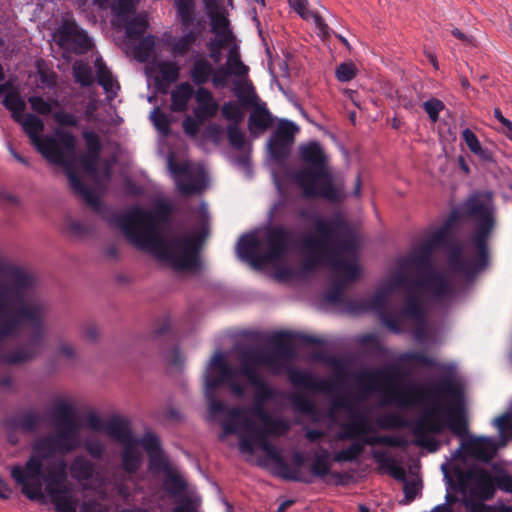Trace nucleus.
<instances>
[{"mask_svg": "<svg viewBox=\"0 0 512 512\" xmlns=\"http://www.w3.org/2000/svg\"><path fill=\"white\" fill-rule=\"evenodd\" d=\"M454 217L414 246L407 257L399 259L400 274L388 290L378 292L371 306L380 314L382 322L391 331L400 333L405 320H411L416 328L413 337L422 342L427 337V323L417 296L426 293L436 302H449L456 293L455 285L444 274L432 270V254L445 246L451 232Z\"/></svg>", "mask_w": 512, "mask_h": 512, "instance_id": "obj_1", "label": "nucleus"}, {"mask_svg": "<svg viewBox=\"0 0 512 512\" xmlns=\"http://www.w3.org/2000/svg\"><path fill=\"white\" fill-rule=\"evenodd\" d=\"M55 429L54 435L36 441L25 466L13 467L11 475L30 500H43L44 488L57 512H75L76 500L67 481V462L56 457L55 452L69 453L81 446L79 425L57 423Z\"/></svg>", "mask_w": 512, "mask_h": 512, "instance_id": "obj_2", "label": "nucleus"}, {"mask_svg": "<svg viewBox=\"0 0 512 512\" xmlns=\"http://www.w3.org/2000/svg\"><path fill=\"white\" fill-rule=\"evenodd\" d=\"M312 222L316 234L305 236L302 240L304 257L301 269L308 273L322 266L330 267L333 272V285L325 298L330 303H338L342 299L344 289L361 274L357 263V240L346 222L339 216H315Z\"/></svg>", "mask_w": 512, "mask_h": 512, "instance_id": "obj_3", "label": "nucleus"}, {"mask_svg": "<svg viewBox=\"0 0 512 512\" xmlns=\"http://www.w3.org/2000/svg\"><path fill=\"white\" fill-rule=\"evenodd\" d=\"M441 392L457 402L462 400L461 388L450 379L442 383ZM445 429L462 438L460 448L453 453L451 459L456 463H459L462 451L483 462H489L495 456L497 446L493 439L476 436L464 438L468 432V423L461 403L442 407L439 402H434L411 423V431L415 436L414 444L430 452H436L439 448V442L432 435L441 434Z\"/></svg>", "mask_w": 512, "mask_h": 512, "instance_id": "obj_4", "label": "nucleus"}, {"mask_svg": "<svg viewBox=\"0 0 512 512\" xmlns=\"http://www.w3.org/2000/svg\"><path fill=\"white\" fill-rule=\"evenodd\" d=\"M118 225L127 239L174 270H194L198 265L196 238L190 233L164 237L152 211L133 207L118 218Z\"/></svg>", "mask_w": 512, "mask_h": 512, "instance_id": "obj_5", "label": "nucleus"}, {"mask_svg": "<svg viewBox=\"0 0 512 512\" xmlns=\"http://www.w3.org/2000/svg\"><path fill=\"white\" fill-rule=\"evenodd\" d=\"M229 418L223 423V438L228 434H237L239 450L243 454L253 455L258 446L274 462L281 461L277 448L268 440V436H282L289 431L290 425L283 419H274L257 402L251 409L233 408Z\"/></svg>", "mask_w": 512, "mask_h": 512, "instance_id": "obj_6", "label": "nucleus"}, {"mask_svg": "<svg viewBox=\"0 0 512 512\" xmlns=\"http://www.w3.org/2000/svg\"><path fill=\"white\" fill-rule=\"evenodd\" d=\"M18 124L30 139L31 144L51 164L63 166L71 188L80 195L83 200L97 206V196L87 187L72 170L76 157V137L68 131L56 129L54 135L42 136L44 122L34 114H26Z\"/></svg>", "mask_w": 512, "mask_h": 512, "instance_id": "obj_7", "label": "nucleus"}, {"mask_svg": "<svg viewBox=\"0 0 512 512\" xmlns=\"http://www.w3.org/2000/svg\"><path fill=\"white\" fill-rule=\"evenodd\" d=\"M299 340L305 344H320L317 338L307 335H295L290 332H276L270 337L273 348H253L242 351L239 356L241 363L240 373L246 377L250 385L255 388L257 402L272 398L273 391L257 372L258 367H264L269 373L283 372L295 356L292 343Z\"/></svg>", "mask_w": 512, "mask_h": 512, "instance_id": "obj_8", "label": "nucleus"}, {"mask_svg": "<svg viewBox=\"0 0 512 512\" xmlns=\"http://www.w3.org/2000/svg\"><path fill=\"white\" fill-rule=\"evenodd\" d=\"M300 156L307 167L292 174L293 182L302 190L305 198L322 197L329 201H338L342 192L332 181V175L327 167V157L317 142H311L300 147Z\"/></svg>", "mask_w": 512, "mask_h": 512, "instance_id": "obj_9", "label": "nucleus"}, {"mask_svg": "<svg viewBox=\"0 0 512 512\" xmlns=\"http://www.w3.org/2000/svg\"><path fill=\"white\" fill-rule=\"evenodd\" d=\"M466 213L477 219L476 232L472 236L474 252L461 246L454 247L449 255L450 267L460 273L468 274L481 268L486 260V239L493 229L494 221L488 200L479 196L470 197L466 204Z\"/></svg>", "mask_w": 512, "mask_h": 512, "instance_id": "obj_10", "label": "nucleus"}, {"mask_svg": "<svg viewBox=\"0 0 512 512\" xmlns=\"http://www.w3.org/2000/svg\"><path fill=\"white\" fill-rule=\"evenodd\" d=\"M267 252L256 257L258 241L254 235L242 236L237 245V252L241 259L255 262L275 263L283 260L293 246V234L288 229L275 226L268 229L266 233Z\"/></svg>", "mask_w": 512, "mask_h": 512, "instance_id": "obj_11", "label": "nucleus"}, {"mask_svg": "<svg viewBox=\"0 0 512 512\" xmlns=\"http://www.w3.org/2000/svg\"><path fill=\"white\" fill-rule=\"evenodd\" d=\"M378 379H384L385 385L383 390L389 397L390 401L397 404L400 407H413L422 403L427 398V391L420 387L392 388L391 384L394 378L387 373V369H381L377 371H361L354 375L358 387L365 393L370 394L377 390Z\"/></svg>", "mask_w": 512, "mask_h": 512, "instance_id": "obj_12", "label": "nucleus"}, {"mask_svg": "<svg viewBox=\"0 0 512 512\" xmlns=\"http://www.w3.org/2000/svg\"><path fill=\"white\" fill-rule=\"evenodd\" d=\"M441 469L444 477L453 473L458 490L472 500H489L494 497L496 492L494 477L486 469L473 466L465 470L454 460L443 464Z\"/></svg>", "mask_w": 512, "mask_h": 512, "instance_id": "obj_13", "label": "nucleus"}, {"mask_svg": "<svg viewBox=\"0 0 512 512\" xmlns=\"http://www.w3.org/2000/svg\"><path fill=\"white\" fill-rule=\"evenodd\" d=\"M234 378L235 371L225 362L223 353L216 352L210 361L209 372L205 377V394L210 414L215 415L225 409V405L214 397L216 388L221 384H228L231 392L237 397L244 394V386L237 383Z\"/></svg>", "mask_w": 512, "mask_h": 512, "instance_id": "obj_14", "label": "nucleus"}, {"mask_svg": "<svg viewBox=\"0 0 512 512\" xmlns=\"http://www.w3.org/2000/svg\"><path fill=\"white\" fill-rule=\"evenodd\" d=\"M249 67L240 59L239 48L236 44L229 47L227 61L225 65L216 69V74L212 78V85L216 89H223L229 85V77L235 79L248 77Z\"/></svg>", "mask_w": 512, "mask_h": 512, "instance_id": "obj_15", "label": "nucleus"}, {"mask_svg": "<svg viewBox=\"0 0 512 512\" xmlns=\"http://www.w3.org/2000/svg\"><path fill=\"white\" fill-rule=\"evenodd\" d=\"M298 127L291 121L280 120L276 130L272 133L268 147L272 157L276 160L286 158L290 153V146Z\"/></svg>", "mask_w": 512, "mask_h": 512, "instance_id": "obj_16", "label": "nucleus"}, {"mask_svg": "<svg viewBox=\"0 0 512 512\" xmlns=\"http://www.w3.org/2000/svg\"><path fill=\"white\" fill-rule=\"evenodd\" d=\"M61 46L72 49L75 53H86L92 47L91 39L74 21L66 20L57 31Z\"/></svg>", "mask_w": 512, "mask_h": 512, "instance_id": "obj_17", "label": "nucleus"}, {"mask_svg": "<svg viewBox=\"0 0 512 512\" xmlns=\"http://www.w3.org/2000/svg\"><path fill=\"white\" fill-rule=\"evenodd\" d=\"M194 99L196 106L193 115L198 121L206 122L217 116L220 105L208 88L198 87Z\"/></svg>", "mask_w": 512, "mask_h": 512, "instance_id": "obj_18", "label": "nucleus"}, {"mask_svg": "<svg viewBox=\"0 0 512 512\" xmlns=\"http://www.w3.org/2000/svg\"><path fill=\"white\" fill-rule=\"evenodd\" d=\"M211 19V29L215 34V39L212 40V46L217 45L218 48L231 47L234 43V35L229 27V20L227 17L218 11L216 8L207 9Z\"/></svg>", "mask_w": 512, "mask_h": 512, "instance_id": "obj_19", "label": "nucleus"}, {"mask_svg": "<svg viewBox=\"0 0 512 512\" xmlns=\"http://www.w3.org/2000/svg\"><path fill=\"white\" fill-rule=\"evenodd\" d=\"M289 381L295 387H303L308 390L330 393L333 390V382L328 379H316L310 372L300 369H290Z\"/></svg>", "mask_w": 512, "mask_h": 512, "instance_id": "obj_20", "label": "nucleus"}, {"mask_svg": "<svg viewBox=\"0 0 512 512\" xmlns=\"http://www.w3.org/2000/svg\"><path fill=\"white\" fill-rule=\"evenodd\" d=\"M170 168L176 175V184L178 190L183 194H193L200 192L203 188V183L200 177L191 176L189 173V164L187 163H172Z\"/></svg>", "mask_w": 512, "mask_h": 512, "instance_id": "obj_21", "label": "nucleus"}, {"mask_svg": "<svg viewBox=\"0 0 512 512\" xmlns=\"http://www.w3.org/2000/svg\"><path fill=\"white\" fill-rule=\"evenodd\" d=\"M72 479L80 483L83 490L92 489V486L88 485L95 472V464L84 455H77L71 461L67 470Z\"/></svg>", "mask_w": 512, "mask_h": 512, "instance_id": "obj_22", "label": "nucleus"}, {"mask_svg": "<svg viewBox=\"0 0 512 512\" xmlns=\"http://www.w3.org/2000/svg\"><path fill=\"white\" fill-rule=\"evenodd\" d=\"M82 137L85 141L87 153L81 157V164L88 172H94L99 160L102 144L98 134L91 130H84Z\"/></svg>", "mask_w": 512, "mask_h": 512, "instance_id": "obj_23", "label": "nucleus"}, {"mask_svg": "<svg viewBox=\"0 0 512 512\" xmlns=\"http://www.w3.org/2000/svg\"><path fill=\"white\" fill-rule=\"evenodd\" d=\"M253 110L248 117V129L252 135H258L270 129L274 124V117L267 109L265 102L252 106Z\"/></svg>", "mask_w": 512, "mask_h": 512, "instance_id": "obj_24", "label": "nucleus"}, {"mask_svg": "<svg viewBox=\"0 0 512 512\" xmlns=\"http://www.w3.org/2000/svg\"><path fill=\"white\" fill-rule=\"evenodd\" d=\"M350 417L351 421L344 422L340 425L341 431L337 434V439H353L359 435H367L372 431L367 417L356 415L354 411L350 414Z\"/></svg>", "mask_w": 512, "mask_h": 512, "instance_id": "obj_25", "label": "nucleus"}, {"mask_svg": "<svg viewBox=\"0 0 512 512\" xmlns=\"http://www.w3.org/2000/svg\"><path fill=\"white\" fill-rule=\"evenodd\" d=\"M216 74V69L212 63L203 55H197L193 58L192 66L190 69V78L193 84L198 87H204L209 80Z\"/></svg>", "mask_w": 512, "mask_h": 512, "instance_id": "obj_26", "label": "nucleus"}, {"mask_svg": "<svg viewBox=\"0 0 512 512\" xmlns=\"http://www.w3.org/2000/svg\"><path fill=\"white\" fill-rule=\"evenodd\" d=\"M104 432L109 438L122 446L137 440L132 434L128 421L124 419L115 418L110 420L106 423Z\"/></svg>", "mask_w": 512, "mask_h": 512, "instance_id": "obj_27", "label": "nucleus"}, {"mask_svg": "<svg viewBox=\"0 0 512 512\" xmlns=\"http://www.w3.org/2000/svg\"><path fill=\"white\" fill-rule=\"evenodd\" d=\"M195 91L189 82H181L177 84L171 91L170 109L173 112H185L191 98L195 97Z\"/></svg>", "mask_w": 512, "mask_h": 512, "instance_id": "obj_28", "label": "nucleus"}, {"mask_svg": "<svg viewBox=\"0 0 512 512\" xmlns=\"http://www.w3.org/2000/svg\"><path fill=\"white\" fill-rule=\"evenodd\" d=\"M94 65L99 85L104 89L107 98L112 100L120 89L118 81L114 78L102 58H96Z\"/></svg>", "mask_w": 512, "mask_h": 512, "instance_id": "obj_29", "label": "nucleus"}, {"mask_svg": "<svg viewBox=\"0 0 512 512\" xmlns=\"http://www.w3.org/2000/svg\"><path fill=\"white\" fill-rule=\"evenodd\" d=\"M233 92L243 106H254L261 102L252 82L246 78L233 81Z\"/></svg>", "mask_w": 512, "mask_h": 512, "instance_id": "obj_30", "label": "nucleus"}, {"mask_svg": "<svg viewBox=\"0 0 512 512\" xmlns=\"http://www.w3.org/2000/svg\"><path fill=\"white\" fill-rule=\"evenodd\" d=\"M372 457L378 464L380 470H385L395 480L405 481L406 471L404 468L396 463V460L391 457L386 451L373 450Z\"/></svg>", "mask_w": 512, "mask_h": 512, "instance_id": "obj_31", "label": "nucleus"}, {"mask_svg": "<svg viewBox=\"0 0 512 512\" xmlns=\"http://www.w3.org/2000/svg\"><path fill=\"white\" fill-rule=\"evenodd\" d=\"M138 0H108L106 7L103 9L110 8L115 19L114 24L118 25L121 22H127V20L134 15Z\"/></svg>", "mask_w": 512, "mask_h": 512, "instance_id": "obj_32", "label": "nucleus"}, {"mask_svg": "<svg viewBox=\"0 0 512 512\" xmlns=\"http://www.w3.org/2000/svg\"><path fill=\"white\" fill-rule=\"evenodd\" d=\"M139 441L135 440L132 443L123 446L122 452V468L129 473L135 472L141 465L142 455L138 449Z\"/></svg>", "mask_w": 512, "mask_h": 512, "instance_id": "obj_33", "label": "nucleus"}, {"mask_svg": "<svg viewBox=\"0 0 512 512\" xmlns=\"http://www.w3.org/2000/svg\"><path fill=\"white\" fill-rule=\"evenodd\" d=\"M52 416L54 418V426H56L57 423H60V425L78 423L74 417L73 406L63 399L55 400L52 409Z\"/></svg>", "mask_w": 512, "mask_h": 512, "instance_id": "obj_34", "label": "nucleus"}, {"mask_svg": "<svg viewBox=\"0 0 512 512\" xmlns=\"http://www.w3.org/2000/svg\"><path fill=\"white\" fill-rule=\"evenodd\" d=\"M198 38H199V31L190 30L187 33H185L183 36L174 38L171 41L170 52L174 56H185L192 50V48L195 45Z\"/></svg>", "mask_w": 512, "mask_h": 512, "instance_id": "obj_35", "label": "nucleus"}, {"mask_svg": "<svg viewBox=\"0 0 512 512\" xmlns=\"http://www.w3.org/2000/svg\"><path fill=\"white\" fill-rule=\"evenodd\" d=\"M174 2L181 25L184 28H188L194 23L196 19L195 0H174Z\"/></svg>", "mask_w": 512, "mask_h": 512, "instance_id": "obj_36", "label": "nucleus"}, {"mask_svg": "<svg viewBox=\"0 0 512 512\" xmlns=\"http://www.w3.org/2000/svg\"><path fill=\"white\" fill-rule=\"evenodd\" d=\"M244 107L239 101H227L220 107L221 115L230 124H241L245 117Z\"/></svg>", "mask_w": 512, "mask_h": 512, "instance_id": "obj_37", "label": "nucleus"}, {"mask_svg": "<svg viewBox=\"0 0 512 512\" xmlns=\"http://www.w3.org/2000/svg\"><path fill=\"white\" fill-rule=\"evenodd\" d=\"M119 26H124L129 38H138L142 36L147 29V20L144 16H131L127 22H121Z\"/></svg>", "mask_w": 512, "mask_h": 512, "instance_id": "obj_38", "label": "nucleus"}, {"mask_svg": "<svg viewBox=\"0 0 512 512\" xmlns=\"http://www.w3.org/2000/svg\"><path fill=\"white\" fill-rule=\"evenodd\" d=\"M361 444L364 445H386L390 447H405L407 445V441L404 437L400 436H389V435H381V436H366L362 440Z\"/></svg>", "mask_w": 512, "mask_h": 512, "instance_id": "obj_39", "label": "nucleus"}, {"mask_svg": "<svg viewBox=\"0 0 512 512\" xmlns=\"http://www.w3.org/2000/svg\"><path fill=\"white\" fill-rule=\"evenodd\" d=\"M4 106L11 111L12 118L18 122L25 115L24 110L26 108L25 101L16 93H9L3 99Z\"/></svg>", "mask_w": 512, "mask_h": 512, "instance_id": "obj_40", "label": "nucleus"}, {"mask_svg": "<svg viewBox=\"0 0 512 512\" xmlns=\"http://www.w3.org/2000/svg\"><path fill=\"white\" fill-rule=\"evenodd\" d=\"M157 70L162 81L170 84L175 83L180 77V67L174 61H160L157 63Z\"/></svg>", "mask_w": 512, "mask_h": 512, "instance_id": "obj_41", "label": "nucleus"}, {"mask_svg": "<svg viewBox=\"0 0 512 512\" xmlns=\"http://www.w3.org/2000/svg\"><path fill=\"white\" fill-rule=\"evenodd\" d=\"M73 76L77 83L83 87L91 86L94 77L90 65L84 61H76L73 64Z\"/></svg>", "mask_w": 512, "mask_h": 512, "instance_id": "obj_42", "label": "nucleus"}, {"mask_svg": "<svg viewBox=\"0 0 512 512\" xmlns=\"http://www.w3.org/2000/svg\"><path fill=\"white\" fill-rule=\"evenodd\" d=\"M363 450V444L360 442H354L348 448L335 452L333 459L338 463L352 462L357 460V458L362 454Z\"/></svg>", "mask_w": 512, "mask_h": 512, "instance_id": "obj_43", "label": "nucleus"}, {"mask_svg": "<svg viewBox=\"0 0 512 512\" xmlns=\"http://www.w3.org/2000/svg\"><path fill=\"white\" fill-rule=\"evenodd\" d=\"M28 102L33 111L40 115H49L52 113L53 108L59 105L58 100L50 99L45 100L41 96H31L28 98Z\"/></svg>", "mask_w": 512, "mask_h": 512, "instance_id": "obj_44", "label": "nucleus"}, {"mask_svg": "<svg viewBox=\"0 0 512 512\" xmlns=\"http://www.w3.org/2000/svg\"><path fill=\"white\" fill-rule=\"evenodd\" d=\"M155 44V38L153 36L143 38L135 47V58L140 62L147 61L155 49Z\"/></svg>", "mask_w": 512, "mask_h": 512, "instance_id": "obj_45", "label": "nucleus"}, {"mask_svg": "<svg viewBox=\"0 0 512 512\" xmlns=\"http://www.w3.org/2000/svg\"><path fill=\"white\" fill-rule=\"evenodd\" d=\"M141 445L152 460L159 458L162 461L160 441L156 435L153 433H146L141 440Z\"/></svg>", "mask_w": 512, "mask_h": 512, "instance_id": "obj_46", "label": "nucleus"}, {"mask_svg": "<svg viewBox=\"0 0 512 512\" xmlns=\"http://www.w3.org/2000/svg\"><path fill=\"white\" fill-rule=\"evenodd\" d=\"M310 469L312 474L317 477L323 478L329 474L330 463L328 461V452L326 450L315 455Z\"/></svg>", "mask_w": 512, "mask_h": 512, "instance_id": "obj_47", "label": "nucleus"}, {"mask_svg": "<svg viewBox=\"0 0 512 512\" xmlns=\"http://www.w3.org/2000/svg\"><path fill=\"white\" fill-rule=\"evenodd\" d=\"M39 421L40 417L38 415L34 413H27L12 422H7V425L26 432L33 430L38 425Z\"/></svg>", "mask_w": 512, "mask_h": 512, "instance_id": "obj_48", "label": "nucleus"}, {"mask_svg": "<svg viewBox=\"0 0 512 512\" xmlns=\"http://www.w3.org/2000/svg\"><path fill=\"white\" fill-rule=\"evenodd\" d=\"M292 408L296 412L304 414H312L314 412V404L302 393L295 392L289 396Z\"/></svg>", "mask_w": 512, "mask_h": 512, "instance_id": "obj_49", "label": "nucleus"}, {"mask_svg": "<svg viewBox=\"0 0 512 512\" xmlns=\"http://www.w3.org/2000/svg\"><path fill=\"white\" fill-rule=\"evenodd\" d=\"M83 447L93 459H101L106 450L105 444L96 436L87 437Z\"/></svg>", "mask_w": 512, "mask_h": 512, "instance_id": "obj_50", "label": "nucleus"}, {"mask_svg": "<svg viewBox=\"0 0 512 512\" xmlns=\"http://www.w3.org/2000/svg\"><path fill=\"white\" fill-rule=\"evenodd\" d=\"M165 488L172 495L181 494L186 489V483L176 472L167 471Z\"/></svg>", "mask_w": 512, "mask_h": 512, "instance_id": "obj_51", "label": "nucleus"}, {"mask_svg": "<svg viewBox=\"0 0 512 512\" xmlns=\"http://www.w3.org/2000/svg\"><path fill=\"white\" fill-rule=\"evenodd\" d=\"M150 119L153 122L156 129L164 135H167L170 131V120L168 116L162 112L159 108H155L150 115Z\"/></svg>", "mask_w": 512, "mask_h": 512, "instance_id": "obj_52", "label": "nucleus"}, {"mask_svg": "<svg viewBox=\"0 0 512 512\" xmlns=\"http://www.w3.org/2000/svg\"><path fill=\"white\" fill-rule=\"evenodd\" d=\"M399 360L402 362H417L423 366H434L435 360L422 352L409 351L401 354Z\"/></svg>", "mask_w": 512, "mask_h": 512, "instance_id": "obj_53", "label": "nucleus"}, {"mask_svg": "<svg viewBox=\"0 0 512 512\" xmlns=\"http://www.w3.org/2000/svg\"><path fill=\"white\" fill-rule=\"evenodd\" d=\"M240 124H229L227 126V137L231 146L242 149L245 145V134L241 131Z\"/></svg>", "mask_w": 512, "mask_h": 512, "instance_id": "obj_54", "label": "nucleus"}, {"mask_svg": "<svg viewBox=\"0 0 512 512\" xmlns=\"http://www.w3.org/2000/svg\"><path fill=\"white\" fill-rule=\"evenodd\" d=\"M376 423L382 429H396L405 426V421L393 413L378 417Z\"/></svg>", "mask_w": 512, "mask_h": 512, "instance_id": "obj_55", "label": "nucleus"}, {"mask_svg": "<svg viewBox=\"0 0 512 512\" xmlns=\"http://www.w3.org/2000/svg\"><path fill=\"white\" fill-rule=\"evenodd\" d=\"M423 108L432 122L439 119V113L445 108L444 103L437 99L431 98L423 103Z\"/></svg>", "mask_w": 512, "mask_h": 512, "instance_id": "obj_56", "label": "nucleus"}, {"mask_svg": "<svg viewBox=\"0 0 512 512\" xmlns=\"http://www.w3.org/2000/svg\"><path fill=\"white\" fill-rule=\"evenodd\" d=\"M54 121L65 127H76L79 124V119L73 113L65 110H57L53 113Z\"/></svg>", "mask_w": 512, "mask_h": 512, "instance_id": "obj_57", "label": "nucleus"}, {"mask_svg": "<svg viewBox=\"0 0 512 512\" xmlns=\"http://www.w3.org/2000/svg\"><path fill=\"white\" fill-rule=\"evenodd\" d=\"M72 495L76 500L75 512H107L106 507L94 499L83 501L79 504L77 497L73 493Z\"/></svg>", "mask_w": 512, "mask_h": 512, "instance_id": "obj_58", "label": "nucleus"}, {"mask_svg": "<svg viewBox=\"0 0 512 512\" xmlns=\"http://www.w3.org/2000/svg\"><path fill=\"white\" fill-rule=\"evenodd\" d=\"M356 71L353 63H341L336 69V78L340 82H348L356 76Z\"/></svg>", "mask_w": 512, "mask_h": 512, "instance_id": "obj_59", "label": "nucleus"}, {"mask_svg": "<svg viewBox=\"0 0 512 512\" xmlns=\"http://www.w3.org/2000/svg\"><path fill=\"white\" fill-rule=\"evenodd\" d=\"M462 138L471 152H473L474 154H478V155L482 154L483 150H482L481 144H480L476 134L472 130H470L468 128L463 130Z\"/></svg>", "mask_w": 512, "mask_h": 512, "instance_id": "obj_60", "label": "nucleus"}, {"mask_svg": "<svg viewBox=\"0 0 512 512\" xmlns=\"http://www.w3.org/2000/svg\"><path fill=\"white\" fill-rule=\"evenodd\" d=\"M288 3L291 8H293L302 19L310 20V15H312V11L308 8V0H288Z\"/></svg>", "mask_w": 512, "mask_h": 512, "instance_id": "obj_61", "label": "nucleus"}, {"mask_svg": "<svg viewBox=\"0 0 512 512\" xmlns=\"http://www.w3.org/2000/svg\"><path fill=\"white\" fill-rule=\"evenodd\" d=\"M86 426L93 431H105L106 423L101 419V417L95 413L91 412L86 417Z\"/></svg>", "mask_w": 512, "mask_h": 512, "instance_id": "obj_62", "label": "nucleus"}, {"mask_svg": "<svg viewBox=\"0 0 512 512\" xmlns=\"http://www.w3.org/2000/svg\"><path fill=\"white\" fill-rule=\"evenodd\" d=\"M495 488L512 493V475L504 474L494 477Z\"/></svg>", "mask_w": 512, "mask_h": 512, "instance_id": "obj_63", "label": "nucleus"}, {"mask_svg": "<svg viewBox=\"0 0 512 512\" xmlns=\"http://www.w3.org/2000/svg\"><path fill=\"white\" fill-rule=\"evenodd\" d=\"M200 121H198L195 117L192 118L190 116L186 117L183 120V129L186 134L194 137L200 130Z\"/></svg>", "mask_w": 512, "mask_h": 512, "instance_id": "obj_64", "label": "nucleus"}]
</instances>
